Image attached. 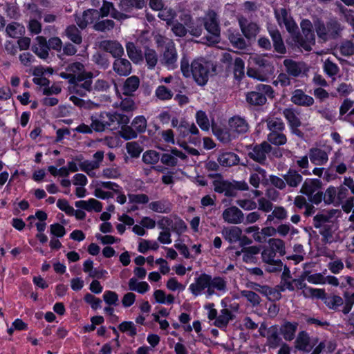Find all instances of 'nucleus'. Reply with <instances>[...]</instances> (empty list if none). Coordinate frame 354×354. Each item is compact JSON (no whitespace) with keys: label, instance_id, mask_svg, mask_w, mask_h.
Returning <instances> with one entry per match:
<instances>
[{"label":"nucleus","instance_id":"f257e3e1","mask_svg":"<svg viewBox=\"0 0 354 354\" xmlns=\"http://www.w3.org/2000/svg\"><path fill=\"white\" fill-rule=\"evenodd\" d=\"M227 282L224 278L221 277H212L206 273L201 274L195 278L194 282L189 287L192 294L198 297L204 293L207 298H209L216 293V291L225 292Z\"/></svg>","mask_w":354,"mask_h":354},{"label":"nucleus","instance_id":"f03ea898","mask_svg":"<svg viewBox=\"0 0 354 354\" xmlns=\"http://www.w3.org/2000/svg\"><path fill=\"white\" fill-rule=\"evenodd\" d=\"M93 77L94 74L92 72H87L77 77H73L72 81L68 82V91L73 94L69 99L76 106H84L85 101L79 98L78 96L85 97L93 91Z\"/></svg>","mask_w":354,"mask_h":354},{"label":"nucleus","instance_id":"7ed1b4c3","mask_svg":"<svg viewBox=\"0 0 354 354\" xmlns=\"http://www.w3.org/2000/svg\"><path fill=\"white\" fill-rule=\"evenodd\" d=\"M337 210L330 209L323 211L313 217V226L319 229V234L323 237V241L327 243L333 236V221L332 218Z\"/></svg>","mask_w":354,"mask_h":354},{"label":"nucleus","instance_id":"20e7f679","mask_svg":"<svg viewBox=\"0 0 354 354\" xmlns=\"http://www.w3.org/2000/svg\"><path fill=\"white\" fill-rule=\"evenodd\" d=\"M190 67L191 74L194 80L200 86H204L207 84L211 70L214 71L213 64L201 57L192 61Z\"/></svg>","mask_w":354,"mask_h":354},{"label":"nucleus","instance_id":"39448f33","mask_svg":"<svg viewBox=\"0 0 354 354\" xmlns=\"http://www.w3.org/2000/svg\"><path fill=\"white\" fill-rule=\"evenodd\" d=\"M204 27L208 35L204 38L209 44H218L221 39V29L219 19L217 13L213 10H209L203 19Z\"/></svg>","mask_w":354,"mask_h":354},{"label":"nucleus","instance_id":"423d86ee","mask_svg":"<svg viewBox=\"0 0 354 354\" xmlns=\"http://www.w3.org/2000/svg\"><path fill=\"white\" fill-rule=\"evenodd\" d=\"M214 189L216 192L223 193L226 196H236L239 191L243 190V182H230L221 178L214 180L213 182Z\"/></svg>","mask_w":354,"mask_h":354},{"label":"nucleus","instance_id":"0eeeda50","mask_svg":"<svg viewBox=\"0 0 354 354\" xmlns=\"http://www.w3.org/2000/svg\"><path fill=\"white\" fill-rule=\"evenodd\" d=\"M160 64L169 70L178 67V53L172 40H168L160 59Z\"/></svg>","mask_w":354,"mask_h":354},{"label":"nucleus","instance_id":"6e6552de","mask_svg":"<svg viewBox=\"0 0 354 354\" xmlns=\"http://www.w3.org/2000/svg\"><path fill=\"white\" fill-rule=\"evenodd\" d=\"M93 160H84L79 164L80 170L86 173L90 177H95V170L100 167V163L104 159V152L97 151L93 154Z\"/></svg>","mask_w":354,"mask_h":354},{"label":"nucleus","instance_id":"1a4fd4ad","mask_svg":"<svg viewBox=\"0 0 354 354\" xmlns=\"http://www.w3.org/2000/svg\"><path fill=\"white\" fill-rule=\"evenodd\" d=\"M222 233L224 238L230 243L239 242V245L242 248L241 251L236 252V254L237 256L241 255L243 252V239H241L242 230L239 227L232 226L225 228Z\"/></svg>","mask_w":354,"mask_h":354},{"label":"nucleus","instance_id":"9d476101","mask_svg":"<svg viewBox=\"0 0 354 354\" xmlns=\"http://www.w3.org/2000/svg\"><path fill=\"white\" fill-rule=\"evenodd\" d=\"M99 47L104 51L110 53L114 58L122 57L124 53L122 44L116 40L101 41Z\"/></svg>","mask_w":354,"mask_h":354},{"label":"nucleus","instance_id":"9b49d317","mask_svg":"<svg viewBox=\"0 0 354 354\" xmlns=\"http://www.w3.org/2000/svg\"><path fill=\"white\" fill-rule=\"evenodd\" d=\"M65 71L60 73V77L63 79L68 80V82L72 81L73 77H77L80 75L84 74L88 71H85L84 65L80 62H75L68 64L65 68Z\"/></svg>","mask_w":354,"mask_h":354},{"label":"nucleus","instance_id":"f8f14e48","mask_svg":"<svg viewBox=\"0 0 354 354\" xmlns=\"http://www.w3.org/2000/svg\"><path fill=\"white\" fill-rule=\"evenodd\" d=\"M107 127L109 129H117L122 124H129L130 118L118 111L106 112Z\"/></svg>","mask_w":354,"mask_h":354},{"label":"nucleus","instance_id":"ddd939ff","mask_svg":"<svg viewBox=\"0 0 354 354\" xmlns=\"http://www.w3.org/2000/svg\"><path fill=\"white\" fill-rule=\"evenodd\" d=\"M286 72L290 76L297 77L301 73L308 71L306 65L303 62H296L291 59H286L283 61Z\"/></svg>","mask_w":354,"mask_h":354},{"label":"nucleus","instance_id":"4468645a","mask_svg":"<svg viewBox=\"0 0 354 354\" xmlns=\"http://www.w3.org/2000/svg\"><path fill=\"white\" fill-rule=\"evenodd\" d=\"M100 18V12L95 9L85 10L82 15L75 19L77 24L81 29H84L88 24H93Z\"/></svg>","mask_w":354,"mask_h":354},{"label":"nucleus","instance_id":"2eb2a0df","mask_svg":"<svg viewBox=\"0 0 354 354\" xmlns=\"http://www.w3.org/2000/svg\"><path fill=\"white\" fill-rule=\"evenodd\" d=\"M271 145L268 142H263L261 145H256L248 156L254 160L262 163L266 158V153L270 152Z\"/></svg>","mask_w":354,"mask_h":354},{"label":"nucleus","instance_id":"dca6fc26","mask_svg":"<svg viewBox=\"0 0 354 354\" xmlns=\"http://www.w3.org/2000/svg\"><path fill=\"white\" fill-rule=\"evenodd\" d=\"M112 68L119 76H127L132 71V65L130 61L126 58L119 57L115 58L113 62Z\"/></svg>","mask_w":354,"mask_h":354},{"label":"nucleus","instance_id":"f3484780","mask_svg":"<svg viewBox=\"0 0 354 354\" xmlns=\"http://www.w3.org/2000/svg\"><path fill=\"white\" fill-rule=\"evenodd\" d=\"M178 158L181 160H185L187 156L181 151L174 148L171 150L170 153H162L160 160L162 164L167 166L174 167L178 164Z\"/></svg>","mask_w":354,"mask_h":354},{"label":"nucleus","instance_id":"a211bd4d","mask_svg":"<svg viewBox=\"0 0 354 354\" xmlns=\"http://www.w3.org/2000/svg\"><path fill=\"white\" fill-rule=\"evenodd\" d=\"M290 101L300 106H310L314 104L313 97L306 95L301 89H296L292 93Z\"/></svg>","mask_w":354,"mask_h":354},{"label":"nucleus","instance_id":"6ab92c4d","mask_svg":"<svg viewBox=\"0 0 354 354\" xmlns=\"http://www.w3.org/2000/svg\"><path fill=\"white\" fill-rule=\"evenodd\" d=\"M222 216L223 220L228 223L238 224L241 223L243 214L238 207L232 206L225 209Z\"/></svg>","mask_w":354,"mask_h":354},{"label":"nucleus","instance_id":"aec40b11","mask_svg":"<svg viewBox=\"0 0 354 354\" xmlns=\"http://www.w3.org/2000/svg\"><path fill=\"white\" fill-rule=\"evenodd\" d=\"M106 112L96 113L91 116V127L95 131L102 132L107 127Z\"/></svg>","mask_w":354,"mask_h":354},{"label":"nucleus","instance_id":"412c9836","mask_svg":"<svg viewBox=\"0 0 354 354\" xmlns=\"http://www.w3.org/2000/svg\"><path fill=\"white\" fill-rule=\"evenodd\" d=\"M177 131L179 133V136L183 138H186L189 134L198 135L199 131L197 127L194 123H189L185 120H181L177 127Z\"/></svg>","mask_w":354,"mask_h":354},{"label":"nucleus","instance_id":"4be33fe9","mask_svg":"<svg viewBox=\"0 0 354 354\" xmlns=\"http://www.w3.org/2000/svg\"><path fill=\"white\" fill-rule=\"evenodd\" d=\"M36 39L37 41V44L32 46V50L41 59H47L49 53L46 38L39 36Z\"/></svg>","mask_w":354,"mask_h":354},{"label":"nucleus","instance_id":"5701e85b","mask_svg":"<svg viewBox=\"0 0 354 354\" xmlns=\"http://www.w3.org/2000/svg\"><path fill=\"white\" fill-rule=\"evenodd\" d=\"M75 207L85 209L88 212L94 210L96 212H100L102 209V204L95 198H90L88 201H76Z\"/></svg>","mask_w":354,"mask_h":354},{"label":"nucleus","instance_id":"b1692460","mask_svg":"<svg viewBox=\"0 0 354 354\" xmlns=\"http://www.w3.org/2000/svg\"><path fill=\"white\" fill-rule=\"evenodd\" d=\"M270 35L273 41L275 51L280 54L286 53V48L284 45L280 32L277 29H269Z\"/></svg>","mask_w":354,"mask_h":354},{"label":"nucleus","instance_id":"393cba45","mask_svg":"<svg viewBox=\"0 0 354 354\" xmlns=\"http://www.w3.org/2000/svg\"><path fill=\"white\" fill-rule=\"evenodd\" d=\"M295 41L301 48L306 51H310L312 50V46L315 44V34L309 35H300L298 32L295 38Z\"/></svg>","mask_w":354,"mask_h":354},{"label":"nucleus","instance_id":"a878e982","mask_svg":"<svg viewBox=\"0 0 354 354\" xmlns=\"http://www.w3.org/2000/svg\"><path fill=\"white\" fill-rule=\"evenodd\" d=\"M314 27L319 39L323 41L329 40V20L324 24L321 19H317L314 21Z\"/></svg>","mask_w":354,"mask_h":354},{"label":"nucleus","instance_id":"bb28decb","mask_svg":"<svg viewBox=\"0 0 354 354\" xmlns=\"http://www.w3.org/2000/svg\"><path fill=\"white\" fill-rule=\"evenodd\" d=\"M140 86V79L136 75H132L126 79L122 86L123 94L127 96L132 95Z\"/></svg>","mask_w":354,"mask_h":354},{"label":"nucleus","instance_id":"cd10ccee","mask_svg":"<svg viewBox=\"0 0 354 354\" xmlns=\"http://www.w3.org/2000/svg\"><path fill=\"white\" fill-rule=\"evenodd\" d=\"M283 178L290 187H297L302 182L303 177L294 169H289L288 172L283 176Z\"/></svg>","mask_w":354,"mask_h":354},{"label":"nucleus","instance_id":"c85d7f7f","mask_svg":"<svg viewBox=\"0 0 354 354\" xmlns=\"http://www.w3.org/2000/svg\"><path fill=\"white\" fill-rule=\"evenodd\" d=\"M309 158L314 164L322 165L327 162L328 155L326 152L322 149L313 148L310 150Z\"/></svg>","mask_w":354,"mask_h":354},{"label":"nucleus","instance_id":"c756f323","mask_svg":"<svg viewBox=\"0 0 354 354\" xmlns=\"http://www.w3.org/2000/svg\"><path fill=\"white\" fill-rule=\"evenodd\" d=\"M322 186V182L318 179H307L304 183L301 192L308 196L312 195Z\"/></svg>","mask_w":354,"mask_h":354},{"label":"nucleus","instance_id":"7c9ffc66","mask_svg":"<svg viewBox=\"0 0 354 354\" xmlns=\"http://www.w3.org/2000/svg\"><path fill=\"white\" fill-rule=\"evenodd\" d=\"M229 131L236 138L243 131V119L240 116H234L229 120Z\"/></svg>","mask_w":354,"mask_h":354},{"label":"nucleus","instance_id":"2f4dec72","mask_svg":"<svg viewBox=\"0 0 354 354\" xmlns=\"http://www.w3.org/2000/svg\"><path fill=\"white\" fill-rule=\"evenodd\" d=\"M298 323H291L286 322L280 328V332L283 338L287 341H291L295 337V333L297 330Z\"/></svg>","mask_w":354,"mask_h":354},{"label":"nucleus","instance_id":"473e14b6","mask_svg":"<svg viewBox=\"0 0 354 354\" xmlns=\"http://www.w3.org/2000/svg\"><path fill=\"white\" fill-rule=\"evenodd\" d=\"M344 26L335 19L329 20V39H337L342 37Z\"/></svg>","mask_w":354,"mask_h":354},{"label":"nucleus","instance_id":"72a5a7b5","mask_svg":"<svg viewBox=\"0 0 354 354\" xmlns=\"http://www.w3.org/2000/svg\"><path fill=\"white\" fill-rule=\"evenodd\" d=\"M284 118L288 122L289 127L301 126V122L299 118V113L292 108L285 109L283 111Z\"/></svg>","mask_w":354,"mask_h":354},{"label":"nucleus","instance_id":"f704fd0d","mask_svg":"<svg viewBox=\"0 0 354 354\" xmlns=\"http://www.w3.org/2000/svg\"><path fill=\"white\" fill-rule=\"evenodd\" d=\"M65 35L75 44L80 45L82 42L81 31L75 25L68 26L65 30Z\"/></svg>","mask_w":354,"mask_h":354},{"label":"nucleus","instance_id":"c9c22d12","mask_svg":"<svg viewBox=\"0 0 354 354\" xmlns=\"http://www.w3.org/2000/svg\"><path fill=\"white\" fill-rule=\"evenodd\" d=\"M239 158L234 153H224L219 156L218 162L224 167H231L238 163Z\"/></svg>","mask_w":354,"mask_h":354},{"label":"nucleus","instance_id":"e433bc0d","mask_svg":"<svg viewBox=\"0 0 354 354\" xmlns=\"http://www.w3.org/2000/svg\"><path fill=\"white\" fill-rule=\"evenodd\" d=\"M129 289L144 294L149 290V286L146 281L139 282L136 278H131L128 282Z\"/></svg>","mask_w":354,"mask_h":354},{"label":"nucleus","instance_id":"4c0bfd02","mask_svg":"<svg viewBox=\"0 0 354 354\" xmlns=\"http://www.w3.org/2000/svg\"><path fill=\"white\" fill-rule=\"evenodd\" d=\"M149 207L158 213L167 214L171 211V205L167 201H156L149 204Z\"/></svg>","mask_w":354,"mask_h":354},{"label":"nucleus","instance_id":"58836bf2","mask_svg":"<svg viewBox=\"0 0 354 354\" xmlns=\"http://www.w3.org/2000/svg\"><path fill=\"white\" fill-rule=\"evenodd\" d=\"M228 39L234 48H243V38L236 30L232 28L228 30Z\"/></svg>","mask_w":354,"mask_h":354},{"label":"nucleus","instance_id":"ea45409f","mask_svg":"<svg viewBox=\"0 0 354 354\" xmlns=\"http://www.w3.org/2000/svg\"><path fill=\"white\" fill-rule=\"evenodd\" d=\"M92 61L101 69H106L109 67L110 62L107 55L96 52L92 55Z\"/></svg>","mask_w":354,"mask_h":354},{"label":"nucleus","instance_id":"a19ab883","mask_svg":"<svg viewBox=\"0 0 354 354\" xmlns=\"http://www.w3.org/2000/svg\"><path fill=\"white\" fill-rule=\"evenodd\" d=\"M126 50L129 57L135 63H138L142 59L141 50L138 49L133 42H127Z\"/></svg>","mask_w":354,"mask_h":354},{"label":"nucleus","instance_id":"79ce46f5","mask_svg":"<svg viewBox=\"0 0 354 354\" xmlns=\"http://www.w3.org/2000/svg\"><path fill=\"white\" fill-rule=\"evenodd\" d=\"M144 57L149 69H153L158 63V54L154 49L145 48Z\"/></svg>","mask_w":354,"mask_h":354},{"label":"nucleus","instance_id":"37998d69","mask_svg":"<svg viewBox=\"0 0 354 354\" xmlns=\"http://www.w3.org/2000/svg\"><path fill=\"white\" fill-rule=\"evenodd\" d=\"M230 319H232V315L230 310L227 308L222 309L214 322V325L218 328H224L227 325Z\"/></svg>","mask_w":354,"mask_h":354},{"label":"nucleus","instance_id":"c03bdc74","mask_svg":"<svg viewBox=\"0 0 354 354\" xmlns=\"http://www.w3.org/2000/svg\"><path fill=\"white\" fill-rule=\"evenodd\" d=\"M6 31L9 37L17 38L25 32V28L19 23L12 22L7 26Z\"/></svg>","mask_w":354,"mask_h":354},{"label":"nucleus","instance_id":"a18cd8bd","mask_svg":"<svg viewBox=\"0 0 354 354\" xmlns=\"http://www.w3.org/2000/svg\"><path fill=\"white\" fill-rule=\"evenodd\" d=\"M145 5V0H122L120 3L122 10L125 12H130L133 8L141 9Z\"/></svg>","mask_w":354,"mask_h":354},{"label":"nucleus","instance_id":"49530a36","mask_svg":"<svg viewBox=\"0 0 354 354\" xmlns=\"http://www.w3.org/2000/svg\"><path fill=\"white\" fill-rule=\"evenodd\" d=\"M247 102L252 105L261 106L266 102L265 95L259 92H250L247 95Z\"/></svg>","mask_w":354,"mask_h":354},{"label":"nucleus","instance_id":"de8ad7c7","mask_svg":"<svg viewBox=\"0 0 354 354\" xmlns=\"http://www.w3.org/2000/svg\"><path fill=\"white\" fill-rule=\"evenodd\" d=\"M119 135L125 140L135 139L138 137L137 131L131 125L128 124H122L121 129L119 131Z\"/></svg>","mask_w":354,"mask_h":354},{"label":"nucleus","instance_id":"09e8293b","mask_svg":"<svg viewBox=\"0 0 354 354\" xmlns=\"http://www.w3.org/2000/svg\"><path fill=\"white\" fill-rule=\"evenodd\" d=\"M260 246L245 247V263H255L257 261V255L260 252Z\"/></svg>","mask_w":354,"mask_h":354},{"label":"nucleus","instance_id":"8fccbe9b","mask_svg":"<svg viewBox=\"0 0 354 354\" xmlns=\"http://www.w3.org/2000/svg\"><path fill=\"white\" fill-rule=\"evenodd\" d=\"M131 126L137 131L138 134L142 133L147 129V119L143 115L136 116L132 120Z\"/></svg>","mask_w":354,"mask_h":354},{"label":"nucleus","instance_id":"3c124183","mask_svg":"<svg viewBox=\"0 0 354 354\" xmlns=\"http://www.w3.org/2000/svg\"><path fill=\"white\" fill-rule=\"evenodd\" d=\"M269 248L274 252H279L281 256H283L286 254L285 243L280 239L272 238L268 241Z\"/></svg>","mask_w":354,"mask_h":354},{"label":"nucleus","instance_id":"603ef678","mask_svg":"<svg viewBox=\"0 0 354 354\" xmlns=\"http://www.w3.org/2000/svg\"><path fill=\"white\" fill-rule=\"evenodd\" d=\"M266 124L270 133L283 132L285 129L284 123L279 119L268 118L266 120Z\"/></svg>","mask_w":354,"mask_h":354},{"label":"nucleus","instance_id":"864d4df0","mask_svg":"<svg viewBox=\"0 0 354 354\" xmlns=\"http://www.w3.org/2000/svg\"><path fill=\"white\" fill-rule=\"evenodd\" d=\"M156 97L162 101L169 100L172 98L173 92L164 85L158 86L155 91Z\"/></svg>","mask_w":354,"mask_h":354},{"label":"nucleus","instance_id":"5fc2aeb1","mask_svg":"<svg viewBox=\"0 0 354 354\" xmlns=\"http://www.w3.org/2000/svg\"><path fill=\"white\" fill-rule=\"evenodd\" d=\"M267 139L269 142L276 146L283 145L287 142L286 136L282 132L269 133Z\"/></svg>","mask_w":354,"mask_h":354},{"label":"nucleus","instance_id":"6e6d98bb","mask_svg":"<svg viewBox=\"0 0 354 354\" xmlns=\"http://www.w3.org/2000/svg\"><path fill=\"white\" fill-rule=\"evenodd\" d=\"M258 291L266 295L270 301L279 300L281 297V292L279 290L268 286H263L261 287V290H258Z\"/></svg>","mask_w":354,"mask_h":354},{"label":"nucleus","instance_id":"4d7b16f0","mask_svg":"<svg viewBox=\"0 0 354 354\" xmlns=\"http://www.w3.org/2000/svg\"><path fill=\"white\" fill-rule=\"evenodd\" d=\"M176 17V12L171 8H162L158 13V17L167 22V25H171Z\"/></svg>","mask_w":354,"mask_h":354},{"label":"nucleus","instance_id":"13d9d810","mask_svg":"<svg viewBox=\"0 0 354 354\" xmlns=\"http://www.w3.org/2000/svg\"><path fill=\"white\" fill-rule=\"evenodd\" d=\"M339 50L343 56H351L354 55V43L351 40H344L339 44Z\"/></svg>","mask_w":354,"mask_h":354},{"label":"nucleus","instance_id":"bf43d9fd","mask_svg":"<svg viewBox=\"0 0 354 354\" xmlns=\"http://www.w3.org/2000/svg\"><path fill=\"white\" fill-rule=\"evenodd\" d=\"M115 26V22L111 19H104L96 21L93 25V29L96 31L105 32L112 30Z\"/></svg>","mask_w":354,"mask_h":354},{"label":"nucleus","instance_id":"052dcab7","mask_svg":"<svg viewBox=\"0 0 354 354\" xmlns=\"http://www.w3.org/2000/svg\"><path fill=\"white\" fill-rule=\"evenodd\" d=\"M127 153L131 158H138L142 151L141 145L135 141L129 142L126 144Z\"/></svg>","mask_w":354,"mask_h":354},{"label":"nucleus","instance_id":"680f3d73","mask_svg":"<svg viewBox=\"0 0 354 354\" xmlns=\"http://www.w3.org/2000/svg\"><path fill=\"white\" fill-rule=\"evenodd\" d=\"M296 348L300 351H308L307 348L309 345V337L304 331L299 333L296 339Z\"/></svg>","mask_w":354,"mask_h":354},{"label":"nucleus","instance_id":"e2e57ef3","mask_svg":"<svg viewBox=\"0 0 354 354\" xmlns=\"http://www.w3.org/2000/svg\"><path fill=\"white\" fill-rule=\"evenodd\" d=\"M196 122L201 129L203 131H208L209 129V121L205 113L203 111H198L196 114Z\"/></svg>","mask_w":354,"mask_h":354},{"label":"nucleus","instance_id":"0e129e2a","mask_svg":"<svg viewBox=\"0 0 354 354\" xmlns=\"http://www.w3.org/2000/svg\"><path fill=\"white\" fill-rule=\"evenodd\" d=\"M212 130L214 131V135L222 142H229L232 140V138H234L232 136V133L230 131H227L225 129L215 127H213Z\"/></svg>","mask_w":354,"mask_h":354},{"label":"nucleus","instance_id":"69168bd1","mask_svg":"<svg viewBox=\"0 0 354 354\" xmlns=\"http://www.w3.org/2000/svg\"><path fill=\"white\" fill-rule=\"evenodd\" d=\"M160 159L159 153L153 150L147 151L142 155V161L148 165L156 164Z\"/></svg>","mask_w":354,"mask_h":354},{"label":"nucleus","instance_id":"338daca9","mask_svg":"<svg viewBox=\"0 0 354 354\" xmlns=\"http://www.w3.org/2000/svg\"><path fill=\"white\" fill-rule=\"evenodd\" d=\"M233 71L234 78L238 82H241L243 77V61L241 58L236 57L234 59Z\"/></svg>","mask_w":354,"mask_h":354},{"label":"nucleus","instance_id":"774afa93","mask_svg":"<svg viewBox=\"0 0 354 354\" xmlns=\"http://www.w3.org/2000/svg\"><path fill=\"white\" fill-rule=\"evenodd\" d=\"M120 107L122 111L127 113L133 112L137 109L134 100L129 97L121 100Z\"/></svg>","mask_w":354,"mask_h":354}]
</instances>
